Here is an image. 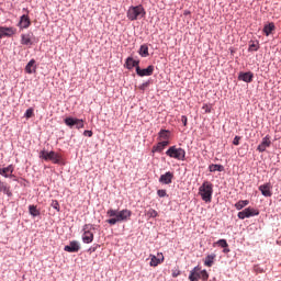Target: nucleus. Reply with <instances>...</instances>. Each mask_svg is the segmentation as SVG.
Masks as SVG:
<instances>
[{"mask_svg": "<svg viewBox=\"0 0 281 281\" xmlns=\"http://www.w3.org/2000/svg\"><path fill=\"white\" fill-rule=\"evenodd\" d=\"M110 220H106L109 225H117V223H126V221H131V216H133V212L131 210L124 209L122 211L110 209L106 212Z\"/></svg>", "mask_w": 281, "mask_h": 281, "instance_id": "1", "label": "nucleus"}, {"mask_svg": "<svg viewBox=\"0 0 281 281\" xmlns=\"http://www.w3.org/2000/svg\"><path fill=\"white\" fill-rule=\"evenodd\" d=\"M214 193V184L210 181H204L199 188V194L205 203H212V194Z\"/></svg>", "mask_w": 281, "mask_h": 281, "instance_id": "2", "label": "nucleus"}, {"mask_svg": "<svg viewBox=\"0 0 281 281\" xmlns=\"http://www.w3.org/2000/svg\"><path fill=\"white\" fill-rule=\"evenodd\" d=\"M146 16V10L142 4L136 7H130L127 10V19L130 21H137L138 19H144Z\"/></svg>", "mask_w": 281, "mask_h": 281, "instance_id": "3", "label": "nucleus"}, {"mask_svg": "<svg viewBox=\"0 0 281 281\" xmlns=\"http://www.w3.org/2000/svg\"><path fill=\"white\" fill-rule=\"evenodd\" d=\"M210 278V274L207 273L206 270H202L201 267L196 266L194 269L191 270L189 280L191 281H207Z\"/></svg>", "mask_w": 281, "mask_h": 281, "instance_id": "4", "label": "nucleus"}, {"mask_svg": "<svg viewBox=\"0 0 281 281\" xmlns=\"http://www.w3.org/2000/svg\"><path fill=\"white\" fill-rule=\"evenodd\" d=\"M40 159H44V161H52L53 164H60L61 156L56 151H47L43 149L40 151Z\"/></svg>", "mask_w": 281, "mask_h": 281, "instance_id": "5", "label": "nucleus"}, {"mask_svg": "<svg viewBox=\"0 0 281 281\" xmlns=\"http://www.w3.org/2000/svg\"><path fill=\"white\" fill-rule=\"evenodd\" d=\"M260 214V211H258V209H254L251 206L243 210L241 212H239L237 214L238 218H240V221H245V218H251V216H258Z\"/></svg>", "mask_w": 281, "mask_h": 281, "instance_id": "6", "label": "nucleus"}, {"mask_svg": "<svg viewBox=\"0 0 281 281\" xmlns=\"http://www.w3.org/2000/svg\"><path fill=\"white\" fill-rule=\"evenodd\" d=\"M64 122L66 126H69L70 128H74V126H76V128H85V121L80 119L66 117Z\"/></svg>", "mask_w": 281, "mask_h": 281, "instance_id": "7", "label": "nucleus"}, {"mask_svg": "<svg viewBox=\"0 0 281 281\" xmlns=\"http://www.w3.org/2000/svg\"><path fill=\"white\" fill-rule=\"evenodd\" d=\"M89 227H90L89 224H86L83 226L82 241L86 245L93 243V233L89 229Z\"/></svg>", "mask_w": 281, "mask_h": 281, "instance_id": "8", "label": "nucleus"}, {"mask_svg": "<svg viewBox=\"0 0 281 281\" xmlns=\"http://www.w3.org/2000/svg\"><path fill=\"white\" fill-rule=\"evenodd\" d=\"M14 34H16V29L10 26H0V38L3 37H10V36H14Z\"/></svg>", "mask_w": 281, "mask_h": 281, "instance_id": "9", "label": "nucleus"}, {"mask_svg": "<svg viewBox=\"0 0 281 281\" xmlns=\"http://www.w3.org/2000/svg\"><path fill=\"white\" fill-rule=\"evenodd\" d=\"M64 251H67L68 254H78L80 251V244H78L76 240H72L69 243V245L64 247Z\"/></svg>", "mask_w": 281, "mask_h": 281, "instance_id": "10", "label": "nucleus"}, {"mask_svg": "<svg viewBox=\"0 0 281 281\" xmlns=\"http://www.w3.org/2000/svg\"><path fill=\"white\" fill-rule=\"evenodd\" d=\"M155 71V66H148L147 68L140 69L139 66L136 67V74L140 78H144V76H153V72Z\"/></svg>", "mask_w": 281, "mask_h": 281, "instance_id": "11", "label": "nucleus"}, {"mask_svg": "<svg viewBox=\"0 0 281 281\" xmlns=\"http://www.w3.org/2000/svg\"><path fill=\"white\" fill-rule=\"evenodd\" d=\"M150 267H158V265H161V262H164V254L158 252L157 256L155 255H150Z\"/></svg>", "mask_w": 281, "mask_h": 281, "instance_id": "12", "label": "nucleus"}, {"mask_svg": "<svg viewBox=\"0 0 281 281\" xmlns=\"http://www.w3.org/2000/svg\"><path fill=\"white\" fill-rule=\"evenodd\" d=\"M269 146H271V137H269V135H267L266 137L262 138L261 144L258 145L257 150L259 153H265V150H267V148H269Z\"/></svg>", "mask_w": 281, "mask_h": 281, "instance_id": "13", "label": "nucleus"}, {"mask_svg": "<svg viewBox=\"0 0 281 281\" xmlns=\"http://www.w3.org/2000/svg\"><path fill=\"white\" fill-rule=\"evenodd\" d=\"M30 25H32V22L30 21V16H27L26 14L22 15L20 18L19 27L21 30H27Z\"/></svg>", "mask_w": 281, "mask_h": 281, "instance_id": "14", "label": "nucleus"}, {"mask_svg": "<svg viewBox=\"0 0 281 281\" xmlns=\"http://www.w3.org/2000/svg\"><path fill=\"white\" fill-rule=\"evenodd\" d=\"M271 183H265L259 186V190L261 191L262 196H272L271 192Z\"/></svg>", "mask_w": 281, "mask_h": 281, "instance_id": "15", "label": "nucleus"}, {"mask_svg": "<svg viewBox=\"0 0 281 281\" xmlns=\"http://www.w3.org/2000/svg\"><path fill=\"white\" fill-rule=\"evenodd\" d=\"M32 33H25L21 35V45H34V42L32 41Z\"/></svg>", "mask_w": 281, "mask_h": 281, "instance_id": "16", "label": "nucleus"}, {"mask_svg": "<svg viewBox=\"0 0 281 281\" xmlns=\"http://www.w3.org/2000/svg\"><path fill=\"white\" fill-rule=\"evenodd\" d=\"M12 172H14V166L12 165H9L5 168H0L1 177H5V179H8V177H12Z\"/></svg>", "mask_w": 281, "mask_h": 281, "instance_id": "17", "label": "nucleus"}, {"mask_svg": "<svg viewBox=\"0 0 281 281\" xmlns=\"http://www.w3.org/2000/svg\"><path fill=\"white\" fill-rule=\"evenodd\" d=\"M173 177H175V175H172V172L168 171L165 175L160 176L159 182L165 183V184L172 183Z\"/></svg>", "mask_w": 281, "mask_h": 281, "instance_id": "18", "label": "nucleus"}, {"mask_svg": "<svg viewBox=\"0 0 281 281\" xmlns=\"http://www.w3.org/2000/svg\"><path fill=\"white\" fill-rule=\"evenodd\" d=\"M26 74H36V60L31 59L27 65L25 66Z\"/></svg>", "mask_w": 281, "mask_h": 281, "instance_id": "19", "label": "nucleus"}, {"mask_svg": "<svg viewBox=\"0 0 281 281\" xmlns=\"http://www.w3.org/2000/svg\"><path fill=\"white\" fill-rule=\"evenodd\" d=\"M238 78L243 80V82H251L254 80V72H240Z\"/></svg>", "mask_w": 281, "mask_h": 281, "instance_id": "20", "label": "nucleus"}, {"mask_svg": "<svg viewBox=\"0 0 281 281\" xmlns=\"http://www.w3.org/2000/svg\"><path fill=\"white\" fill-rule=\"evenodd\" d=\"M125 67L126 69H133V67H139V60H135L133 59V57H127L126 61H125Z\"/></svg>", "mask_w": 281, "mask_h": 281, "instance_id": "21", "label": "nucleus"}, {"mask_svg": "<svg viewBox=\"0 0 281 281\" xmlns=\"http://www.w3.org/2000/svg\"><path fill=\"white\" fill-rule=\"evenodd\" d=\"M168 140L160 142L156 146L153 147L151 153H161L166 146H168Z\"/></svg>", "mask_w": 281, "mask_h": 281, "instance_id": "22", "label": "nucleus"}, {"mask_svg": "<svg viewBox=\"0 0 281 281\" xmlns=\"http://www.w3.org/2000/svg\"><path fill=\"white\" fill-rule=\"evenodd\" d=\"M0 192H3V194H7V196H12L10 187L3 181H0Z\"/></svg>", "mask_w": 281, "mask_h": 281, "instance_id": "23", "label": "nucleus"}, {"mask_svg": "<svg viewBox=\"0 0 281 281\" xmlns=\"http://www.w3.org/2000/svg\"><path fill=\"white\" fill-rule=\"evenodd\" d=\"M139 56H142V58H148L149 53H148V45L143 44L138 50Z\"/></svg>", "mask_w": 281, "mask_h": 281, "instance_id": "24", "label": "nucleus"}, {"mask_svg": "<svg viewBox=\"0 0 281 281\" xmlns=\"http://www.w3.org/2000/svg\"><path fill=\"white\" fill-rule=\"evenodd\" d=\"M214 260H216V255L212 254L206 256L204 259L205 267H212V265H214Z\"/></svg>", "mask_w": 281, "mask_h": 281, "instance_id": "25", "label": "nucleus"}, {"mask_svg": "<svg viewBox=\"0 0 281 281\" xmlns=\"http://www.w3.org/2000/svg\"><path fill=\"white\" fill-rule=\"evenodd\" d=\"M273 30H276V24H273V22L265 25L263 27V34H266V36H270L271 32H273Z\"/></svg>", "mask_w": 281, "mask_h": 281, "instance_id": "26", "label": "nucleus"}, {"mask_svg": "<svg viewBox=\"0 0 281 281\" xmlns=\"http://www.w3.org/2000/svg\"><path fill=\"white\" fill-rule=\"evenodd\" d=\"M209 170L210 172H223V170H225V167H223V165H210Z\"/></svg>", "mask_w": 281, "mask_h": 281, "instance_id": "27", "label": "nucleus"}, {"mask_svg": "<svg viewBox=\"0 0 281 281\" xmlns=\"http://www.w3.org/2000/svg\"><path fill=\"white\" fill-rule=\"evenodd\" d=\"M247 205H249V200H239L235 204V207H236V210H243V207H247Z\"/></svg>", "mask_w": 281, "mask_h": 281, "instance_id": "28", "label": "nucleus"}, {"mask_svg": "<svg viewBox=\"0 0 281 281\" xmlns=\"http://www.w3.org/2000/svg\"><path fill=\"white\" fill-rule=\"evenodd\" d=\"M29 212L31 216H41V211H38V209H36L34 205L29 206Z\"/></svg>", "mask_w": 281, "mask_h": 281, "instance_id": "29", "label": "nucleus"}, {"mask_svg": "<svg viewBox=\"0 0 281 281\" xmlns=\"http://www.w3.org/2000/svg\"><path fill=\"white\" fill-rule=\"evenodd\" d=\"M167 155L169 157H173L175 159H177V147L172 146L167 150Z\"/></svg>", "mask_w": 281, "mask_h": 281, "instance_id": "30", "label": "nucleus"}, {"mask_svg": "<svg viewBox=\"0 0 281 281\" xmlns=\"http://www.w3.org/2000/svg\"><path fill=\"white\" fill-rule=\"evenodd\" d=\"M159 214L155 211V209H149L146 212V216H148V218H157Z\"/></svg>", "mask_w": 281, "mask_h": 281, "instance_id": "31", "label": "nucleus"}, {"mask_svg": "<svg viewBox=\"0 0 281 281\" xmlns=\"http://www.w3.org/2000/svg\"><path fill=\"white\" fill-rule=\"evenodd\" d=\"M177 159L183 160L186 159V150L182 148L177 149Z\"/></svg>", "mask_w": 281, "mask_h": 281, "instance_id": "32", "label": "nucleus"}, {"mask_svg": "<svg viewBox=\"0 0 281 281\" xmlns=\"http://www.w3.org/2000/svg\"><path fill=\"white\" fill-rule=\"evenodd\" d=\"M258 49H260V46H259L258 42H252L251 44H249L248 50L258 52Z\"/></svg>", "mask_w": 281, "mask_h": 281, "instance_id": "33", "label": "nucleus"}, {"mask_svg": "<svg viewBox=\"0 0 281 281\" xmlns=\"http://www.w3.org/2000/svg\"><path fill=\"white\" fill-rule=\"evenodd\" d=\"M50 206H53L56 212H60V203H58V200H53Z\"/></svg>", "mask_w": 281, "mask_h": 281, "instance_id": "34", "label": "nucleus"}, {"mask_svg": "<svg viewBox=\"0 0 281 281\" xmlns=\"http://www.w3.org/2000/svg\"><path fill=\"white\" fill-rule=\"evenodd\" d=\"M217 245H218L220 247H222L223 249L229 247V245L227 244V240H226V239H220V240H217Z\"/></svg>", "mask_w": 281, "mask_h": 281, "instance_id": "35", "label": "nucleus"}, {"mask_svg": "<svg viewBox=\"0 0 281 281\" xmlns=\"http://www.w3.org/2000/svg\"><path fill=\"white\" fill-rule=\"evenodd\" d=\"M25 117L30 120V117H34V109L30 108L25 112Z\"/></svg>", "mask_w": 281, "mask_h": 281, "instance_id": "36", "label": "nucleus"}, {"mask_svg": "<svg viewBox=\"0 0 281 281\" xmlns=\"http://www.w3.org/2000/svg\"><path fill=\"white\" fill-rule=\"evenodd\" d=\"M159 138H160V139H168V131L161 130V131L159 132Z\"/></svg>", "mask_w": 281, "mask_h": 281, "instance_id": "37", "label": "nucleus"}, {"mask_svg": "<svg viewBox=\"0 0 281 281\" xmlns=\"http://www.w3.org/2000/svg\"><path fill=\"white\" fill-rule=\"evenodd\" d=\"M148 87H150V81H146L144 83H142L138 89H140V91H146V89H148Z\"/></svg>", "mask_w": 281, "mask_h": 281, "instance_id": "38", "label": "nucleus"}, {"mask_svg": "<svg viewBox=\"0 0 281 281\" xmlns=\"http://www.w3.org/2000/svg\"><path fill=\"white\" fill-rule=\"evenodd\" d=\"M202 109H203L204 113H212V105H210L207 103L203 104Z\"/></svg>", "mask_w": 281, "mask_h": 281, "instance_id": "39", "label": "nucleus"}, {"mask_svg": "<svg viewBox=\"0 0 281 281\" xmlns=\"http://www.w3.org/2000/svg\"><path fill=\"white\" fill-rule=\"evenodd\" d=\"M240 139H241V137H240V136H235V138L233 139V144H234V146H239V144H240Z\"/></svg>", "mask_w": 281, "mask_h": 281, "instance_id": "40", "label": "nucleus"}, {"mask_svg": "<svg viewBox=\"0 0 281 281\" xmlns=\"http://www.w3.org/2000/svg\"><path fill=\"white\" fill-rule=\"evenodd\" d=\"M83 135H85L86 137H93V132H92V131H89V130H86V131L83 132Z\"/></svg>", "mask_w": 281, "mask_h": 281, "instance_id": "41", "label": "nucleus"}, {"mask_svg": "<svg viewBox=\"0 0 281 281\" xmlns=\"http://www.w3.org/2000/svg\"><path fill=\"white\" fill-rule=\"evenodd\" d=\"M157 194H158V196L164 198V196H166V190H158Z\"/></svg>", "mask_w": 281, "mask_h": 281, "instance_id": "42", "label": "nucleus"}, {"mask_svg": "<svg viewBox=\"0 0 281 281\" xmlns=\"http://www.w3.org/2000/svg\"><path fill=\"white\" fill-rule=\"evenodd\" d=\"M181 122L183 126H188V116H182Z\"/></svg>", "mask_w": 281, "mask_h": 281, "instance_id": "43", "label": "nucleus"}, {"mask_svg": "<svg viewBox=\"0 0 281 281\" xmlns=\"http://www.w3.org/2000/svg\"><path fill=\"white\" fill-rule=\"evenodd\" d=\"M227 252H229V249H224V254H227Z\"/></svg>", "mask_w": 281, "mask_h": 281, "instance_id": "44", "label": "nucleus"}, {"mask_svg": "<svg viewBox=\"0 0 281 281\" xmlns=\"http://www.w3.org/2000/svg\"><path fill=\"white\" fill-rule=\"evenodd\" d=\"M173 278H177V273L173 272Z\"/></svg>", "mask_w": 281, "mask_h": 281, "instance_id": "45", "label": "nucleus"}, {"mask_svg": "<svg viewBox=\"0 0 281 281\" xmlns=\"http://www.w3.org/2000/svg\"><path fill=\"white\" fill-rule=\"evenodd\" d=\"M92 251H95V248H93Z\"/></svg>", "mask_w": 281, "mask_h": 281, "instance_id": "46", "label": "nucleus"}]
</instances>
